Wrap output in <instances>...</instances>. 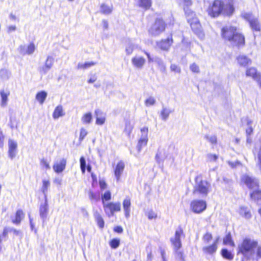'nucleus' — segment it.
Masks as SVG:
<instances>
[{
  "instance_id": "43",
  "label": "nucleus",
  "mask_w": 261,
  "mask_h": 261,
  "mask_svg": "<svg viewBox=\"0 0 261 261\" xmlns=\"http://www.w3.org/2000/svg\"><path fill=\"white\" fill-rule=\"evenodd\" d=\"M221 254L223 257L226 259L231 260L233 258V255L226 249L222 250Z\"/></svg>"
},
{
  "instance_id": "31",
  "label": "nucleus",
  "mask_w": 261,
  "mask_h": 261,
  "mask_svg": "<svg viewBox=\"0 0 261 261\" xmlns=\"http://www.w3.org/2000/svg\"><path fill=\"white\" fill-rule=\"evenodd\" d=\"M64 115L65 113L63 111L62 106L60 105L55 108L53 114V117L55 119H57L60 117L63 116Z\"/></svg>"
},
{
  "instance_id": "8",
  "label": "nucleus",
  "mask_w": 261,
  "mask_h": 261,
  "mask_svg": "<svg viewBox=\"0 0 261 261\" xmlns=\"http://www.w3.org/2000/svg\"><path fill=\"white\" fill-rule=\"evenodd\" d=\"M241 180V182L244 183L250 190L257 189L259 187L258 180L248 175H243Z\"/></svg>"
},
{
  "instance_id": "64",
  "label": "nucleus",
  "mask_w": 261,
  "mask_h": 261,
  "mask_svg": "<svg viewBox=\"0 0 261 261\" xmlns=\"http://www.w3.org/2000/svg\"><path fill=\"white\" fill-rule=\"evenodd\" d=\"M248 125H249V127L246 129V132L247 135H250L253 132V128L251 126H250L249 122H248Z\"/></svg>"
},
{
  "instance_id": "15",
  "label": "nucleus",
  "mask_w": 261,
  "mask_h": 261,
  "mask_svg": "<svg viewBox=\"0 0 261 261\" xmlns=\"http://www.w3.org/2000/svg\"><path fill=\"white\" fill-rule=\"evenodd\" d=\"M54 63V58L50 56H47L44 64L39 69L40 72L43 74H46L52 68Z\"/></svg>"
},
{
  "instance_id": "42",
  "label": "nucleus",
  "mask_w": 261,
  "mask_h": 261,
  "mask_svg": "<svg viewBox=\"0 0 261 261\" xmlns=\"http://www.w3.org/2000/svg\"><path fill=\"white\" fill-rule=\"evenodd\" d=\"M239 213L241 216L246 219H249L251 216V213L246 207H241Z\"/></svg>"
},
{
  "instance_id": "57",
  "label": "nucleus",
  "mask_w": 261,
  "mask_h": 261,
  "mask_svg": "<svg viewBox=\"0 0 261 261\" xmlns=\"http://www.w3.org/2000/svg\"><path fill=\"white\" fill-rule=\"evenodd\" d=\"M146 215L149 220L155 219L157 217V214L153 212L152 210L149 211L146 213Z\"/></svg>"
},
{
  "instance_id": "16",
  "label": "nucleus",
  "mask_w": 261,
  "mask_h": 261,
  "mask_svg": "<svg viewBox=\"0 0 261 261\" xmlns=\"http://www.w3.org/2000/svg\"><path fill=\"white\" fill-rule=\"evenodd\" d=\"M172 43L173 39L172 37H168L166 39L162 40L161 41L158 42L156 45L157 47L161 50L167 51L170 48Z\"/></svg>"
},
{
  "instance_id": "45",
  "label": "nucleus",
  "mask_w": 261,
  "mask_h": 261,
  "mask_svg": "<svg viewBox=\"0 0 261 261\" xmlns=\"http://www.w3.org/2000/svg\"><path fill=\"white\" fill-rule=\"evenodd\" d=\"M156 102L155 99L152 96H149L146 98L144 101V103L146 107H148L155 105Z\"/></svg>"
},
{
  "instance_id": "29",
  "label": "nucleus",
  "mask_w": 261,
  "mask_h": 261,
  "mask_svg": "<svg viewBox=\"0 0 261 261\" xmlns=\"http://www.w3.org/2000/svg\"><path fill=\"white\" fill-rule=\"evenodd\" d=\"M154 62L156 64L159 69L162 72H165L166 71V66L163 60L158 57L154 58Z\"/></svg>"
},
{
  "instance_id": "20",
  "label": "nucleus",
  "mask_w": 261,
  "mask_h": 261,
  "mask_svg": "<svg viewBox=\"0 0 261 261\" xmlns=\"http://www.w3.org/2000/svg\"><path fill=\"white\" fill-rule=\"evenodd\" d=\"M66 162V160L62 158L59 161L55 163L53 167L55 172L58 173L62 172L65 169Z\"/></svg>"
},
{
  "instance_id": "5",
  "label": "nucleus",
  "mask_w": 261,
  "mask_h": 261,
  "mask_svg": "<svg viewBox=\"0 0 261 261\" xmlns=\"http://www.w3.org/2000/svg\"><path fill=\"white\" fill-rule=\"evenodd\" d=\"M184 10L188 22L193 32L198 36L200 39L204 38V34L201 29V26L198 18L195 16V14L189 9L188 7H185Z\"/></svg>"
},
{
  "instance_id": "61",
  "label": "nucleus",
  "mask_w": 261,
  "mask_h": 261,
  "mask_svg": "<svg viewBox=\"0 0 261 261\" xmlns=\"http://www.w3.org/2000/svg\"><path fill=\"white\" fill-rule=\"evenodd\" d=\"M133 127L130 125L129 123L126 124L125 131L129 135L132 130Z\"/></svg>"
},
{
  "instance_id": "12",
  "label": "nucleus",
  "mask_w": 261,
  "mask_h": 261,
  "mask_svg": "<svg viewBox=\"0 0 261 261\" xmlns=\"http://www.w3.org/2000/svg\"><path fill=\"white\" fill-rule=\"evenodd\" d=\"M244 18L247 20L250 23L252 29L256 31H259L260 27L257 18H254L251 13H245L243 15Z\"/></svg>"
},
{
  "instance_id": "48",
  "label": "nucleus",
  "mask_w": 261,
  "mask_h": 261,
  "mask_svg": "<svg viewBox=\"0 0 261 261\" xmlns=\"http://www.w3.org/2000/svg\"><path fill=\"white\" fill-rule=\"evenodd\" d=\"M213 237L211 233L209 232L206 233L202 237V241L205 244H208L212 240Z\"/></svg>"
},
{
  "instance_id": "58",
  "label": "nucleus",
  "mask_w": 261,
  "mask_h": 261,
  "mask_svg": "<svg viewBox=\"0 0 261 261\" xmlns=\"http://www.w3.org/2000/svg\"><path fill=\"white\" fill-rule=\"evenodd\" d=\"M190 68L191 70L193 72L198 73L200 72L199 66L195 63L192 64L190 65Z\"/></svg>"
},
{
  "instance_id": "3",
  "label": "nucleus",
  "mask_w": 261,
  "mask_h": 261,
  "mask_svg": "<svg viewBox=\"0 0 261 261\" xmlns=\"http://www.w3.org/2000/svg\"><path fill=\"white\" fill-rule=\"evenodd\" d=\"M256 247H257L256 241L246 238L238 245V253H241L246 258L250 259L254 256Z\"/></svg>"
},
{
  "instance_id": "19",
  "label": "nucleus",
  "mask_w": 261,
  "mask_h": 261,
  "mask_svg": "<svg viewBox=\"0 0 261 261\" xmlns=\"http://www.w3.org/2000/svg\"><path fill=\"white\" fill-rule=\"evenodd\" d=\"M8 147L9 156L11 159H12L16 155L17 148V143L16 141L12 139H9L8 141Z\"/></svg>"
},
{
  "instance_id": "9",
  "label": "nucleus",
  "mask_w": 261,
  "mask_h": 261,
  "mask_svg": "<svg viewBox=\"0 0 261 261\" xmlns=\"http://www.w3.org/2000/svg\"><path fill=\"white\" fill-rule=\"evenodd\" d=\"M206 208V202L202 200H194L190 203V208L195 213L199 214Z\"/></svg>"
},
{
  "instance_id": "46",
  "label": "nucleus",
  "mask_w": 261,
  "mask_h": 261,
  "mask_svg": "<svg viewBox=\"0 0 261 261\" xmlns=\"http://www.w3.org/2000/svg\"><path fill=\"white\" fill-rule=\"evenodd\" d=\"M151 0H140L139 5L145 9H148L151 6Z\"/></svg>"
},
{
  "instance_id": "23",
  "label": "nucleus",
  "mask_w": 261,
  "mask_h": 261,
  "mask_svg": "<svg viewBox=\"0 0 261 261\" xmlns=\"http://www.w3.org/2000/svg\"><path fill=\"white\" fill-rule=\"evenodd\" d=\"M122 204L125 216L126 218H128L130 216V199L129 198H126L123 200Z\"/></svg>"
},
{
  "instance_id": "10",
  "label": "nucleus",
  "mask_w": 261,
  "mask_h": 261,
  "mask_svg": "<svg viewBox=\"0 0 261 261\" xmlns=\"http://www.w3.org/2000/svg\"><path fill=\"white\" fill-rule=\"evenodd\" d=\"M183 235V230L181 227H178L175 231L174 236L170 239L173 249H180L181 247L182 244L180 238Z\"/></svg>"
},
{
  "instance_id": "11",
  "label": "nucleus",
  "mask_w": 261,
  "mask_h": 261,
  "mask_svg": "<svg viewBox=\"0 0 261 261\" xmlns=\"http://www.w3.org/2000/svg\"><path fill=\"white\" fill-rule=\"evenodd\" d=\"M148 128L144 127L141 129V137L139 140L137 148L139 151H140L142 147L147 145L148 142Z\"/></svg>"
},
{
  "instance_id": "41",
  "label": "nucleus",
  "mask_w": 261,
  "mask_h": 261,
  "mask_svg": "<svg viewBox=\"0 0 261 261\" xmlns=\"http://www.w3.org/2000/svg\"><path fill=\"white\" fill-rule=\"evenodd\" d=\"M89 198L92 202H97L100 200L99 194H96L90 190L88 192Z\"/></svg>"
},
{
  "instance_id": "63",
  "label": "nucleus",
  "mask_w": 261,
  "mask_h": 261,
  "mask_svg": "<svg viewBox=\"0 0 261 261\" xmlns=\"http://www.w3.org/2000/svg\"><path fill=\"white\" fill-rule=\"evenodd\" d=\"M114 230L119 233H121L123 232V228L120 226H117L114 227Z\"/></svg>"
},
{
  "instance_id": "38",
  "label": "nucleus",
  "mask_w": 261,
  "mask_h": 261,
  "mask_svg": "<svg viewBox=\"0 0 261 261\" xmlns=\"http://www.w3.org/2000/svg\"><path fill=\"white\" fill-rule=\"evenodd\" d=\"M96 64L94 62H86L85 63H79L77 66L78 69H86Z\"/></svg>"
},
{
  "instance_id": "51",
  "label": "nucleus",
  "mask_w": 261,
  "mask_h": 261,
  "mask_svg": "<svg viewBox=\"0 0 261 261\" xmlns=\"http://www.w3.org/2000/svg\"><path fill=\"white\" fill-rule=\"evenodd\" d=\"M175 257L182 261H184L183 252L179 250V249H174Z\"/></svg>"
},
{
  "instance_id": "13",
  "label": "nucleus",
  "mask_w": 261,
  "mask_h": 261,
  "mask_svg": "<svg viewBox=\"0 0 261 261\" xmlns=\"http://www.w3.org/2000/svg\"><path fill=\"white\" fill-rule=\"evenodd\" d=\"M36 46L33 43H31L28 45H21L18 48L19 53L22 55H31L34 53Z\"/></svg>"
},
{
  "instance_id": "30",
  "label": "nucleus",
  "mask_w": 261,
  "mask_h": 261,
  "mask_svg": "<svg viewBox=\"0 0 261 261\" xmlns=\"http://www.w3.org/2000/svg\"><path fill=\"white\" fill-rule=\"evenodd\" d=\"M0 94L2 99L1 106L3 107H6L7 105L8 97L10 95V92L3 90L1 91Z\"/></svg>"
},
{
  "instance_id": "25",
  "label": "nucleus",
  "mask_w": 261,
  "mask_h": 261,
  "mask_svg": "<svg viewBox=\"0 0 261 261\" xmlns=\"http://www.w3.org/2000/svg\"><path fill=\"white\" fill-rule=\"evenodd\" d=\"M24 217V214L22 210H19L16 213L15 218L12 219V222L14 224L19 225Z\"/></svg>"
},
{
  "instance_id": "27",
  "label": "nucleus",
  "mask_w": 261,
  "mask_h": 261,
  "mask_svg": "<svg viewBox=\"0 0 261 261\" xmlns=\"http://www.w3.org/2000/svg\"><path fill=\"white\" fill-rule=\"evenodd\" d=\"M93 215L98 226L100 228H102L105 225V222L101 214L97 210H95L94 211Z\"/></svg>"
},
{
  "instance_id": "54",
  "label": "nucleus",
  "mask_w": 261,
  "mask_h": 261,
  "mask_svg": "<svg viewBox=\"0 0 261 261\" xmlns=\"http://www.w3.org/2000/svg\"><path fill=\"white\" fill-rule=\"evenodd\" d=\"M170 68L172 71L174 72L175 73H180L181 72V69L180 67L176 64H172L170 65Z\"/></svg>"
},
{
  "instance_id": "52",
  "label": "nucleus",
  "mask_w": 261,
  "mask_h": 261,
  "mask_svg": "<svg viewBox=\"0 0 261 261\" xmlns=\"http://www.w3.org/2000/svg\"><path fill=\"white\" fill-rule=\"evenodd\" d=\"M80 166H81V169L82 172L83 174H84L85 173V170H86V160L83 156H82L80 158Z\"/></svg>"
},
{
  "instance_id": "17",
  "label": "nucleus",
  "mask_w": 261,
  "mask_h": 261,
  "mask_svg": "<svg viewBox=\"0 0 261 261\" xmlns=\"http://www.w3.org/2000/svg\"><path fill=\"white\" fill-rule=\"evenodd\" d=\"M94 114L96 117L95 123L98 125H103L106 121V114L98 109L95 110Z\"/></svg>"
},
{
  "instance_id": "34",
  "label": "nucleus",
  "mask_w": 261,
  "mask_h": 261,
  "mask_svg": "<svg viewBox=\"0 0 261 261\" xmlns=\"http://www.w3.org/2000/svg\"><path fill=\"white\" fill-rule=\"evenodd\" d=\"M138 45H135L130 40H128L126 42L125 46V52L126 55H129L132 54L135 48H137Z\"/></svg>"
},
{
  "instance_id": "35",
  "label": "nucleus",
  "mask_w": 261,
  "mask_h": 261,
  "mask_svg": "<svg viewBox=\"0 0 261 261\" xmlns=\"http://www.w3.org/2000/svg\"><path fill=\"white\" fill-rule=\"evenodd\" d=\"M112 6H109L105 4H101L100 7V13L105 15H108L111 14L112 12Z\"/></svg>"
},
{
  "instance_id": "7",
  "label": "nucleus",
  "mask_w": 261,
  "mask_h": 261,
  "mask_svg": "<svg viewBox=\"0 0 261 261\" xmlns=\"http://www.w3.org/2000/svg\"><path fill=\"white\" fill-rule=\"evenodd\" d=\"M165 29V23L164 21L162 19H157L150 27L148 32L152 36H156L164 32Z\"/></svg>"
},
{
  "instance_id": "60",
  "label": "nucleus",
  "mask_w": 261,
  "mask_h": 261,
  "mask_svg": "<svg viewBox=\"0 0 261 261\" xmlns=\"http://www.w3.org/2000/svg\"><path fill=\"white\" fill-rule=\"evenodd\" d=\"M99 184L100 188L101 190H104V189H106L107 187V185L106 182L103 179L99 180Z\"/></svg>"
},
{
  "instance_id": "22",
  "label": "nucleus",
  "mask_w": 261,
  "mask_h": 261,
  "mask_svg": "<svg viewBox=\"0 0 261 261\" xmlns=\"http://www.w3.org/2000/svg\"><path fill=\"white\" fill-rule=\"evenodd\" d=\"M219 238L216 239L212 245L210 246H205L202 248V251L207 254H213L215 253L217 249V243Z\"/></svg>"
},
{
  "instance_id": "37",
  "label": "nucleus",
  "mask_w": 261,
  "mask_h": 261,
  "mask_svg": "<svg viewBox=\"0 0 261 261\" xmlns=\"http://www.w3.org/2000/svg\"><path fill=\"white\" fill-rule=\"evenodd\" d=\"M50 184L49 179H43L41 191L43 192L45 199H46L47 192L50 187Z\"/></svg>"
},
{
  "instance_id": "62",
  "label": "nucleus",
  "mask_w": 261,
  "mask_h": 261,
  "mask_svg": "<svg viewBox=\"0 0 261 261\" xmlns=\"http://www.w3.org/2000/svg\"><path fill=\"white\" fill-rule=\"evenodd\" d=\"M256 254L257 258H261V246L257 244V247L255 249Z\"/></svg>"
},
{
  "instance_id": "59",
  "label": "nucleus",
  "mask_w": 261,
  "mask_h": 261,
  "mask_svg": "<svg viewBox=\"0 0 261 261\" xmlns=\"http://www.w3.org/2000/svg\"><path fill=\"white\" fill-rule=\"evenodd\" d=\"M206 139L212 144H216L217 142V137L215 136H206Z\"/></svg>"
},
{
  "instance_id": "14",
  "label": "nucleus",
  "mask_w": 261,
  "mask_h": 261,
  "mask_svg": "<svg viewBox=\"0 0 261 261\" xmlns=\"http://www.w3.org/2000/svg\"><path fill=\"white\" fill-rule=\"evenodd\" d=\"M9 233H12L13 235V238L15 237H18L20 239H21L22 237V232L21 230L9 226L4 227L2 233V237L4 238H8Z\"/></svg>"
},
{
  "instance_id": "56",
  "label": "nucleus",
  "mask_w": 261,
  "mask_h": 261,
  "mask_svg": "<svg viewBox=\"0 0 261 261\" xmlns=\"http://www.w3.org/2000/svg\"><path fill=\"white\" fill-rule=\"evenodd\" d=\"M40 165L43 168L47 170L50 169L49 163L47 162V160L44 158L41 160Z\"/></svg>"
},
{
  "instance_id": "32",
  "label": "nucleus",
  "mask_w": 261,
  "mask_h": 261,
  "mask_svg": "<svg viewBox=\"0 0 261 261\" xmlns=\"http://www.w3.org/2000/svg\"><path fill=\"white\" fill-rule=\"evenodd\" d=\"M259 73L257 72L255 68L250 67L246 71V75L247 76L252 77L254 80L258 77Z\"/></svg>"
},
{
  "instance_id": "47",
  "label": "nucleus",
  "mask_w": 261,
  "mask_h": 261,
  "mask_svg": "<svg viewBox=\"0 0 261 261\" xmlns=\"http://www.w3.org/2000/svg\"><path fill=\"white\" fill-rule=\"evenodd\" d=\"M223 243L225 245H229L232 246L234 245L233 242L231 240V237L230 233L227 234L223 239Z\"/></svg>"
},
{
  "instance_id": "53",
  "label": "nucleus",
  "mask_w": 261,
  "mask_h": 261,
  "mask_svg": "<svg viewBox=\"0 0 261 261\" xmlns=\"http://www.w3.org/2000/svg\"><path fill=\"white\" fill-rule=\"evenodd\" d=\"M120 244V240L117 239H113L110 243V245L112 248H117Z\"/></svg>"
},
{
  "instance_id": "24",
  "label": "nucleus",
  "mask_w": 261,
  "mask_h": 261,
  "mask_svg": "<svg viewBox=\"0 0 261 261\" xmlns=\"http://www.w3.org/2000/svg\"><path fill=\"white\" fill-rule=\"evenodd\" d=\"M124 163L122 161H120L118 163L115 170V176L116 177L117 180H119L120 177L123 173L124 168Z\"/></svg>"
},
{
  "instance_id": "6",
  "label": "nucleus",
  "mask_w": 261,
  "mask_h": 261,
  "mask_svg": "<svg viewBox=\"0 0 261 261\" xmlns=\"http://www.w3.org/2000/svg\"><path fill=\"white\" fill-rule=\"evenodd\" d=\"M106 214L109 217L113 216L115 212L121 210V204L120 202H103V205Z\"/></svg>"
},
{
  "instance_id": "36",
  "label": "nucleus",
  "mask_w": 261,
  "mask_h": 261,
  "mask_svg": "<svg viewBox=\"0 0 261 261\" xmlns=\"http://www.w3.org/2000/svg\"><path fill=\"white\" fill-rule=\"evenodd\" d=\"M173 112V111L171 110L170 109L166 108V107H163L162 110L161 112V116L162 118V119L164 121H166L170 114Z\"/></svg>"
},
{
  "instance_id": "44",
  "label": "nucleus",
  "mask_w": 261,
  "mask_h": 261,
  "mask_svg": "<svg viewBox=\"0 0 261 261\" xmlns=\"http://www.w3.org/2000/svg\"><path fill=\"white\" fill-rule=\"evenodd\" d=\"M11 73L6 69H2L0 71V77L2 80H7L9 79Z\"/></svg>"
},
{
  "instance_id": "1",
  "label": "nucleus",
  "mask_w": 261,
  "mask_h": 261,
  "mask_svg": "<svg viewBox=\"0 0 261 261\" xmlns=\"http://www.w3.org/2000/svg\"><path fill=\"white\" fill-rule=\"evenodd\" d=\"M221 34L223 38L229 43L232 46L241 47L245 45V37L239 33L236 27L226 26L221 30Z\"/></svg>"
},
{
  "instance_id": "18",
  "label": "nucleus",
  "mask_w": 261,
  "mask_h": 261,
  "mask_svg": "<svg viewBox=\"0 0 261 261\" xmlns=\"http://www.w3.org/2000/svg\"><path fill=\"white\" fill-rule=\"evenodd\" d=\"M131 61L133 65L138 69H142L146 62L145 58L139 56H135Z\"/></svg>"
},
{
  "instance_id": "50",
  "label": "nucleus",
  "mask_w": 261,
  "mask_h": 261,
  "mask_svg": "<svg viewBox=\"0 0 261 261\" xmlns=\"http://www.w3.org/2000/svg\"><path fill=\"white\" fill-rule=\"evenodd\" d=\"M111 199V194L110 191H106L103 194L101 195V199L102 204L103 205V202L106 201L110 200Z\"/></svg>"
},
{
  "instance_id": "55",
  "label": "nucleus",
  "mask_w": 261,
  "mask_h": 261,
  "mask_svg": "<svg viewBox=\"0 0 261 261\" xmlns=\"http://www.w3.org/2000/svg\"><path fill=\"white\" fill-rule=\"evenodd\" d=\"M87 134V130L84 128H82L80 130V134L79 137L80 141H82Z\"/></svg>"
},
{
  "instance_id": "40",
  "label": "nucleus",
  "mask_w": 261,
  "mask_h": 261,
  "mask_svg": "<svg viewBox=\"0 0 261 261\" xmlns=\"http://www.w3.org/2000/svg\"><path fill=\"white\" fill-rule=\"evenodd\" d=\"M46 96V92L45 91H41L37 94L36 99L40 102V104H42L45 100Z\"/></svg>"
},
{
  "instance_id": "4",
  "label": "nucleus",
  "mask_w": 261,
  "mask_h": 261,
  "mask_svg": "<svg viewBox=\"0 0 261 261\" xmlns=\"http://www.w3.org/2000/svg\"><path fill=\"white\" fill-rule=\"evenodd\" d=\"M195 181L193 194L200 197H206L212 190L211 183L206 180L202 179L199 176L196 177Z\"/></svg>"
},
{
  "instance_id": "49",
  "label": "nucleus",
  "mask_w": 261,
  "mask_h": 261,
  "mask_svg": "<svg viewBox=\"0 0 261 261\" xmlns=\"http://www.w3.org/2000/svg\"><path fill=\"white\" fill-rule=\"evenodd\" d=\"M218 159V155L216 154L208 153L206 155V161L209 162H215Z\"/></svg>"
},
{
  "instance_id": "33",
  "label": "nucleus",
  "mask_w": 261,
  "mask_h": 261,
  "mask_svg": "<svg viewBox=\"0 0 261 261\" xmlns=\"http://www.w3.org/2000/svg\"><path fill=\"white\" fill-rule=\"evenodd\" d=\"M250 198L254 201L261 200V190L257 189L253 190L250 194Z\"/></svg>"
},
{
  "instance_id": "28",
  "label": "nucleus",
  "mask_w": 261,
  "mask_h": 261,
  "mask_svg": "<svg viewBox=\"0 0 261 261\" xmlns=\"http://www.w3.org/2000/svg\"><path fill=\"white\" fill-rule=\"evenodd\" d=\"M237 60L238 63L240 64V65L242 66L245 67L248 65V64H250L251 63V59L244 55L239 56L237 58Z\"/></svg>"
},
{
  "instance_id": "2",
  "label": "nucleus",
  "mask_w": 261,
  "mask_h": 261,
  "mask_svg": "<svg viewBox=\"0 0 261 261\" xmlns=\"http://www.w3.org/2000/svg\"><path fill=\"white\" fill-rule=\"evenodd\" d=\"M234 11V8L231 3L225 4L220 0H215L207 10L208 14L212 17H216L223 14L231 15Z\"/></svg>"
},
{
  "instance_id": "39",
  "label": "nucleus",
  "mask_w": 261,
  "mask_h": 261,
  "mask_svg": "<svg viewBox=\"0 0 261 261\" xmlns=\"http://www.w3.org/2000/svg\"><path fill=\"white\" fill-rule=\"evenodd\" d=\"M92 120V114L90 112L85 113L81 118V121L83 124H90Z\"/></svg>"
},
{
  "instance_id": "26",
  "label": "nucleus",
  "mask_w": 261,
  "mask_h": 261,
  "mask_svg": "<svg viewBox=\"0 0 261 261\" xmlns=\"http://www.w3.org/2000/svg\"><path fill=\"white\" fill-rule=\"evenodd\" d=\"M167 156L165 149H159L155 155V160L160 164L164 161Z\"/></svg>"
},
{
  "instance_id": "21",
  "label": "nucleus",
  "mask_w": 261,
  "mask_h": 261,
  "mask_svg": "<svg viewBox=\"0 0 261 261\" xmlns=\"http://www.w3.org/2000/svg\"><path fill=\"white\" fill-rule=\"evenodd\" d=\"M48 204L46 199H45V202L40 205L39 208V214L41 219L44 222L47 217L48 214Z\"/></svg>"
}]
</instances>
